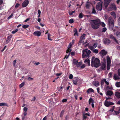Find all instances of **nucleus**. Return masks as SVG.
<instances>
[{
    "instance_id": "5",
    "label": "nucleus",
    "mask_w": 120,
    "mask_h": 120,
    "mask_svg": "<svg viewBox=\"0 0 120 120\" xmlns=\"http://www.w3.org/2000/svg\"><path fill=\"white\" fill-rule=\"evenodd\" d=\"M107 69L108 70H109L110 68L111 61L110 58L109 56H107Z\"/></svg>"
},
{
    "instance_id": "8",
    "label": "nucleus",
    "mask_w": 120,
    "mask_h": 120,
    "mask_svg": "<svg viewBox=\"0 0 120 120\" xmlns=\"http://www.w3.org/2000/svg\"><path fill=\"white\" fill-rule=\"evenodd\" d=\"M107 53V52L105 50L103 49L99 52V54L102 58H103V56L106 55Z\"/></svg>"
},
{
    "instance_id": "61",
    "label": "nucleus",
    "mask_w": 120,
    "mask_h": 120,
    "mask_svg": "<svg viewBox=\"0 0 120 120\" xmlns=\"http://www.w3.org/2000/svg\"><path fill=\"white\" fill-rule=\"evenodd\" d=\"M112 73L110 72L109 73L108 75V76L109 77H112Z\"/></svg>"
},
{
    "instance_id": "58",
    "label": "nucleus",
    "mask_w": 120,
    "mask_h": 120,
    "mask_svg": "<svg viewBox=\"0 0 120 120\" xmlns=\"http://www.w3.org/2000/svg\"><path fill=\"white\" fill-rule=\"evenodd\" d=\"M27 108L26 107H25L24 108H23V110L25 112H26L27 111Z\"/></svg>"
},
{
    "instance_id": "40",
    "label": "nucleus",
    "mask_w": 120,
    "mask_h": 120,
    "mask_svg": "<svg viewBox=\"0 0 120 120\" xmlns=\"http://www.w3.org/2000/svg\"><path fill=\"white\" fill-rule=\"evenodd\" d=\"M78 61L77 60L75 59H74L73 60V63L74 64L76 65Z\"/></svg>"
},
{
    "instance_id": "12",
    "label": "nucleus",
    "mask_w": 120,
    "mask_h": 120,
    "mask_svg": "<svg viewBox=\"0 0 120 120\" xmlns=\"http://www.w3.org/2000/svg\"><path fill=\"white\" fill-rule=\"evenodd\" d=\"M111 0H104V4L105 7H107L109 3L110 2Z\"/></svg>"
},
{
    "instance_id": "35",
    "label": "nucleus",
    "mask_w": 120,
    "mask_h": 120,
    "mask_svg": "<svg viewBox=\"0 0 120 120\" xmlns=\"http://www.w3.org/2000/svg\"><path fill=\"white\" fill-rule=\"evenodd\" d=\"M27 80L28 81H33L34 80V79L31 77H29L28 78Z\"/></svg>"
},
{
    "instance_id": "13",
    "label": "nucleus",
    "mask_w": 120,
    "mask_h": 120,
    "mask_svg": "<svg viewBox=\"0 0 120 120\" xmlns=\"http://www.w3.org/2000/svg\"><path fill=\"white\" fill-rule=\"evenodd\" d=\"M120 76L117 75V74H114L113 77V79L115 80H118L120 79V77H119Z\"/></svg>"
},
{
    "instance_id": "48",
    "label": "nucleus",
    "mask_w": 120,
    "mask_h": 120,
    "mask_svg": "<svg viewBox=\"0 0 120 120\" xmlns=\"http://www.w3.org/2000/svg\"><path fill=\"white\" fill-rule=\"evenodd\" d=\"M64 112V111L63 110L61 111V112L60 113V117H62V116H63V115Z\"/></svg>"
},
{
    "instance_id": "55",
    "label": "nucleus",
    "mask_w": 120,
    "mask_h": 120,
    "mask_svg": "<svg viewBox=\"0 0 120 120\" xmlns=\"http://www.w3.org/2000/svg\"><path fill=\"white\" fill-rule=\"evenodd\" d=\"M73 77V76L72 74H70L69 75V78L70 79H72Z\"/></svg>"
},
{
    "instance_id": "41",
    "label": "nucleus",
    "mask_w": 120,
    "mask_h": 120,
    "mask_svg": "<svg viewBox=\"0 0 120 120\" xmlns=\"http://www.w3.org/2000/svg\"><path fill=\"white\" fill-rule=\"evenodd\" d=\"M115 34L117 37H119L120 36V33L118 32H117Z\"/></svg>"
},
{
    "instance_id": "59",
    "label": "nucleus",
    "mask_w": 120,
    "mask_h": 120,
    "mask_svg": "<svg viewBox=\"0 0 120 120\" xmlns=\"http://www.w3.org/2000/svg\"><path fill=\"white\" fill-rule=\"evenodd\" d=\"M118 74L120 76V69H119L118 70Z\"/></svg>"
},
{
    "instance_id": "49",
    "label": "nucleus",
    "mask_w": 120,
    "mask_h": 120,
    "mask_svg": "<svg viewBox=\"0 0 120 120\" xmlns=\"http://www.w3.org/2000/svg\"><path fill=\"white\" fill-rule=\"evenodd\" d=\"M13 13L11 14L8 17V19H10L11 17H12L13 16Z\"/></svg>"
},
{
    "instance_id": "51",
    "label": "nucleus",
    "mask_w": 120,
    "mask_h": 120,
    "mask_svg": "<svg viewBox=\"0 0 120 120\" xmlns=\"http://www.w3.org/2000/svg\"><path fill=\"white\" fill-rule=\"evenodd\" d=\"M20 5V4L19 3H17L16 4L15 6V8H17Z\"/></svg>"
},
{
    "instance_id": "14",
    "label": "nucleus",
    "mask_w": 120,
    "mask_h": 120,
    "mask_svg": "<svg viewBox=\"0 0 120 120\" xmlns=\"http://www.w3.org/2000/svg\"><path fill=\"white\" fill-rule=\"evenodd\" d=\"M41 32L39 31H35L33 33V34L34 35L38 36H40L41 35Z\"/></svg>"
},
{
    "instance_id": "22",
    "label": "nucleus",
    "mask_w": 120,
    "mask_h": 120,
    "mask_svg": "<svg viewBox=\"0 0 120 120\" xmlns=\"http://www.w3.org/2000/svg\"><path fill=\"white\" fill-rule=\"evenodd\" d=\"M118 109H119V110L118 111H115L113 113V114L114 115H117L120 112V107L118 108Z\"/></svg>"
},
{
    "instance_id": "23",
    "label": "nucleus",
    "mask_w": 120,
    "mask_h": 120,
    "mask_svg": "<svg viewBox=\"0 0 120 120\" xmlns=\"http://www.w3.org/2000/svg\"><path fill=\"white\" fill-rule=\"evenodd\" d=\"M90 3L88 2V1H87L86 4V8L89 9L90 5Z\"/></svg>"
},
{
    "instance_id": "15",
    "label": "nucleus",
    "mask_w": 120,
    "mask_h": 120,
    "mask_svg": "<svg viewBox=\"0 0 120 120\" xmlns=\"http://www.w3.org/2000/svg\"><path fill=\"white\" fill-rule=\"evenodd\" d=\"M110 42V40L109 39H105L104 40V43L106 45H109Z\"/></svg>"
},
{
    "instance_id": "11",
    "label": "nucleus",
    "mask_w": 120,
    "mask_h": 120,
    "mask_svg": "<svg viewBox=\"0 0 120 120\" xmlns=\"http://www.w3.org/2000/svg\"><path fill=\"white\" fill-rule=\"evenodd\" d=\"M105 94L106 95L111 96L113 94V92L112 91L109 90H108L105 91Z\"/></svg>"
},
{
    "instance_id": "47",
    "label": "nucleus",
    "mask_w": 120,
    "mask_h": 120,
    "mask_svg": "<svg viewBox=\"0 0 120 120\" xmlns=\"http://www.w3.org/2000/svg\"><path fill=\"white\" fill-rule=\"evenodd\" d=\"M115 108V106H113L112 107L111 109L109 110V111H111L112 112L113 111Z\"/></svg>"
},
{
    "instance_id": "10",
    "label": "nucleus",
    "mask_w": 120,
    "mask_h": 120,
    "mask_svg": "<svg viewBox=\"0 0 120 120\" xmlns=\"http://www.w3.org/2000/svg\"><path fill=\"white\" fill-rule=\"evenodd\" d=\"M114 103L111 102H108L106 101L104 103L105 105L107 107H108L111 105H113Z\"/></svg>"
},
{
    "instance_id": "64",
    "label": "nucleus",
    "mask_w": 120,
    "mask_h": 120,
    "mask_svg": "<svg viewBox=\"0 0 120 120\" xmlns=\"http://www.w3.org/2000/svg\"><path fill=\"white\" fill-rule=\"evenodd\" d=\"M30 19V18H27L24 21V22H26L28 21Z\"/></svg>"
},
{
    "instance_id": "28",
    "label": "nucleus",
    "mask_w": 120,
    "mask_h": 120,
    "mask_svg": "<svg viewBox=\"0 0 120 120\" xmlns=\"http://www.w3.org/2000/svg\"><path fill=\"white\" fill-rule=\"evenodd\" d=\"M106 64L105 63H102L101 66V68L102 69H104L105 68Z\"/></svg>"
},
{
    "instance_id": "1",
    "label": "nucleus",
    "mask_w": 120,
    "mask_h": 120,
    "mask_svg": "<svg viewBox=\"0 0 120 120\" xmlns=\"http://www.w3.org/2000/svg\"><path fill=\"white\" fill-rule=\"evenodd\" d=\"M91 65L92 67H98L100 64L99 60L98 58H95L94 57H93L91 59Z\"/></svg>"
},
{
    "instance_id": "50",
    "label": "nucleus",
    "mask_w": 120,
    "mask_h": 120,
    "mask_svg": "<svg viewBox=\"0 0 120 120\" xmlns=\"http://www.w3.org/2000/svg\"><path fill=\"white\" fill-rule=\"evenodd\" d=\"M92 13L94 14H95L96 13V11L95 9V8H93L92 9Z\"/></svg>"
},
{
    "instance_id": "60",
    "label": "nucleus",
    "mask_w": 120,
    "mask_h": 120,
    "mask_svg": "<svg viewBox=\"0 0 120 120\" xmlns=\"http://www.w3.org/2000/svg\"><path fill=\"white\" fill-rule=\"evenodd\" d=\"M67 99H64L62 100V101L63 102H66L67 101Z\"/></svg>"
},
{
    "instance_id": "36",
    "label": "nucleus",
    "mask_w": 120,
    "mask_h": 120,
    "mask_svg": "<svg viewBox=\"0 0 120 120\" xmlns=\"http://www.w3.org/2000/svg\"><path fill=\"white\" fill-rule=\"evenodd\" d=\"M116 86L117 87H120V82H118L116 83L115 84Z\"/></svg>"
},
{
    "instance_id": "63",
    "label": "nucleus",
    "mask_w": 120,
    "mask_h": 120,
    "mask_svg": "<svg viewBox=\"0 0 120 120\" xmlns=\"http://www.w3.org/2000/svg\"><path fill=\"white\" fill-rule=\"evenodd\" d=\"M62 74V73H56V75L57 76H59Z\"/></svg>"
},
{
    "instance_id": "46",
    "label": "nucleus",
    "mask_w": 120,
    "mask_h": 120,
    "mask_svg": "<svg viewBox=\"0 0 120 120\" xmlns=\"http://www.w3.org/2000/svg\"><path fill=\"white\" fill-rule=\"evenodd\" d=\"M111 15H113V17H116V14L114 12H111Z\"/></svg>"
},
{
    "instance_id": "42",
    "label": "nucleus",
    "mask_w": 120,
    "mask_h": 120,
    "mask_svg": "<svg viewBox=\"0 0 120 120\" xmlns=\"http://www.w3.org/2000/svg\"><path fill=\"white\" fill-rule=\"evenodd\" d=\"M25 84V82H23L21 84H20L19 85V87L21 88Z\"/></svg>"
},
{
    "instance_id": "17",
    "label": "nucleus",
    "mask_w": 120,
    "mask_h": 120,
    "mask_svg": "<svg viewBox=\"0 0 120 120\" xmlns=\"http://www.w3.org/2000/svg\"><path fill=\"white\" fill-rule=\"evenodd\" d=\"M91 21L92 22H101L100 19H96L91 20Z\"/></svg>"
},
{
    "instance_id": "26",
    "label": "nucleus",
    "mask_w": 120,
    "mask_h": 120,
    "mask_svg": "<svg viewBox=\"0 0 120 120\" xmlns=\"http://www.w3.org/2000/svg\"><path fill=\"white\" fill-rule=\"evenodd\" d=\"M113 19L111 17H109L108 19V22H114Z\"/></svg>"
},
{
    "instance_id": "19",
    "label": "nucleus",
    "mask_w": 120,
    "mask_h": 120,
    "mask_svg": "<svg viewBox=\"0 0 120 120\" xmlns=\"http://www.w3.org/2000/svg\"><path fill=\"white\" fill-rule=\"evenodd\" d=\"M90 60L88 59L85 60L84 61V63L87 64L89 66L90 65Z\"/></svg>"
},
{
    "instance_id": "2",
    "label": "nucleus",
    "mask_w": 120,
    "mask_h": 120,
    "mask_svg": "<svg viewBox=\"0 0 120 120\" xmlns=\"http://www.w3.org/2000/svg\"><path fill=\"white\" fill-rule=\"evenodd\" d=\"M91 53L90 51L88 50L87 49H86L83 50L82 57L85 58L86 56L88 57H89V55Z\"/></svg>"
},
{
    "instance_id": "57",
    "label": "nucleus",
    "mask_w": 120,
    "mask_h": 120,
    "mask_svg": "<svg viewBox=\"0 0 120 120\" xmlns=\"http://www.w3.org/2000/svg\"><path fill=\"white\" fill-rule=\"evenodd\" d=\"M16 61V60H15L13 62V65L14 66H15V64Z\"/></svg>"
},
{
    "instance_id": "7",
    "label": "nucleus",
    "mask_w": 120,
    "mask_h": 120,
    "mask_svg": "<svg viewBox=\"0 0 120 120\" xmlns=\"http://www.w3.org/2000/svg\"><path fill=\"white\" fill-rule=\"evenodd\" d=\"M80 81V80L78 78L75 77L73 80V83L74 84L76 85L78 83H79Z\"/></svg>"
},
{
    "instance_id": "6",
    "label": "nucleus",
    "mask_w": 120,
    "mask_h": 120,
    "mask_svg": "<svg viewBox=\"0 0 120 120\" xmlns=\"http://www.w3.org/2000/svg\"><path fill=\"white\" fill-rule=\"evenodd\" d=\"M91 25L93 29H95L99 27L100 24L99 23H91Z\"/></svg>"
},
{
    "instance_id": "44",
    "label": "nucleus",
    "mask_w": 120,
    "mask_h": 120,
    "mask_svg": "<svg viewBox=\"0 0 120 120\" xmlns=\"http://www.w3.org/2000/svg\"><path fill=\"white\" fill-rule=\"evenodd\" d=\"M18 30H19L18 29H16L12 31V33L13 34H15V33H16V32H17L18 31Z\"/></svg>"
},
{
    "instance_id": "32",
    "label": "nucleus",
    "mask_w": 120,
    "mask_h": 120,
    "mask_svg": "<svg viewBox=\"0 0 120 120\" xmlns=\"http://www.w3.org/2000/svg\"><path fill=\"white\" fill-rule=\"evenodd\" d=\"M93 52L94 53L97 54L98 52V51L97 49H94L92 50Z\"/></svg>"
},
{
    "instance_id": "31",
    "label": "nucleus",
    "mask_w": 120,
    "mask_h": 120,
    "mask_svg": "<svg viewBox=\"0 0 120 120\" xmlns=\"http://www.w3.org/2000/svg\"><path fill=\"white\" fill-rule=\"evenodd\" d=\"M29 26V25H24L22 26V27L23 28L26 29L28 28Z\"/></svg>"
},
{
    "instance_id": "34",
    "label": "nucleus",
    "mask_w": 120,
    "mask_h": 120,
    "mask_svg": "<svg viewBox=\"0 0 120 120\" xmlns=\"http://www.w3.org/2000/svg\"><path fill=\"white\" fill-rule=\"evenodd\" d=\"M102 81H103V82H105L106 84L107 85H109V82L106 81V79H104Z\"/></svg>"
},
{
    "instance_id": "25",
    "label": "nucleus",
    "mask_w": 120,
    "mask_h": 120,
    "mask_svg": "<svg viewBox=\"0 0 120 120\" xmlns=\"http://www.w3.org/2000/svg\"><path fill=\"white\" fill-rule=\"evenodd\" d=\"M94 91L93 89L92 88H90L88 89L87 91V92L88 93H89L90 92H94Z\"/></svg>"
},
{
    "instance_id": "56",
    "label": "nucleus",
    "mask_w": 120,
    "mask_h": 120,
    "mask_svg": "<svg viewBox=\"0 0 120 120\" xmlns=\"http://www.w3.org/2000/svg\"><path fill=\"white\" fill-rule=\"evenodd\" d=\"M74 21L73 19H71L69 20V22H73Z\"/></svg>"
},
{
    "instance_id": "3",
    "label": "nucleus",
    "mask_w": 120,
    "mask_h": 120,
    "mask_svg": "<svg viewBox=\"0 0 120 120\" xmlns=\"http://www.w3.org/2000/svg\"><path fill=\"white\" fill-rule=\"evenodd\" d=\"M98 45V43L95 42L94 41H93L92 43L88 46V47L91 50H92L95 48Z\"/></svg>"
},
{
    "instance_id": "38",
    "label": "nucleus",
    "mask_w": 120,
    "mask_h": 120,
    "mask_svg": "<svg viewBox=\"0 0 120 120\" xmlns=\"http://www.w3.org/2000/svg\"><path fill=\"white\" fill-rule=\"evenodd\" d=\"M89 104H90L91 102H94V100L92 98H90L89 100Z\"/></svg>"
},
{
    "instance_id": "27",
    "label": "nucleus",
    "mask_w": 120,
    "mask_h": 120,
    "mask_svg": "<svg viewBox=\"0 0 120 120\" xmlns=\"http://www.w3.org/2000/svg\"><path fill=\"white\" fill-rule=\"evenodd\" d=\"M112 86L110 87H109V86H107L106 87V89H105V91L108 90H112Z\"/></svg>"
},
{
    "instance_id": "45",
    "label": "nucleus",
    "mask_w": 120,
    "mask_h": 120,
    "mask_svg": "<svg viewBox=\"0 0 120 120\" xmlns=\"http://www.w3.org/2000/svg\"><path fill=\"white\" fill-rule=\"evenodd\" d=\"M83 17V15L82 13H80L79 15V18H82Z\"/></svg>"
},
{
    "instance_id": "33",
    "label": "nucleus",
    "mask_w": 120,
    "mask_h": 120,
    "mask_svg": "<svg viewBox=\"0 0 120 120\" xmlns=\"http://www.w3.org/2000/svg\"><path fill=\"white\" fill-rule=\"evenodd\" d=\"M82 64V62H80L78 63H77V64H76V66L78 67H79L80 65Z\"/></svg>"
},
{
    "instance_id": "62",
    "label": "nucleus",
    "mask_w": 120,
    "mask_h": 120,
    "mask_svg": "<svg viewBox=\"0 0 120 120\" xmlns=\"http://www.w3.org/2000/svg\"><path fill=\"white\" fill-rule=\"evenodd\" d=\"M85 67V65L84 64H83L81 67V68H84Z\"/></svg>"
},
{
    "instance_id": "18",
    "label": "nucleus",
    "mask_w": 120,
    "mask_h": 120,
    "mask_svg": "<svg viewBox=\"0 0 120 120\" xmlns=\"http://www.w3.org/2000/svg\"><path fill=\"white\" fill-rule=\"evenodd\" d=\"M110 8L112 9H113L114 10H116V5L114 4H111Z\"/></svg>"
},
{
    "instance_id": "37",
    "label": "nucleus",
    "mask_w": 120,
    "mask_h": 120,
    "mask_svg": "<svg viewBox=\"0 0 120 120\" xmlns=\"http://www.w3.org/2000/svg\"><path fill=\"white\" fill-rule=\"evenodd\" d=\"M11 40V39L10 38L8 37L7 38V39L6 40V44L8 43Z\"/></svg>"
},
{
    "instance_id": "9",
    "label": "nucleus",
    "mask_w": 120,
    "mask_h": 120,
    "mask_svg": "<svg viewBox=\"0 0 120 120\" xmlns=\"http://www.w3.org/2000/svg\"><path fill=\"white\" fill-rule=\"evenodd\" d=\"M29 3L28 0H25L22 3V6L23 7H25L27 6Z\"/></svg>"
},
{
    "instance_id": "29",
    "label": "nucleus",
    "mask_w": 120,
    "mask_h": 120,
    "mask_svg": "<svg viewBox=\"0 0 120 120\" xmlns=\"http://www.w3.org/2000/svg\"><path fill=\"white\" fill-rule=\"evenodd\" d=\"M114 23H108V25L112 29L114 27Z\"/></svg>"
},
{
    "instance_id": "54",
    "label": "nucleus",
    "mask_w": 120,
    "mask_h": 120,
    "mask_svg": "<svg viewBox=\"0 0 120 120\" xmlns=\"http://www.w3.org/2000/svg\"><path fill=\"white\" fill-rule=\"evenodd\" d=\"M71 51V49H67L66 51V53H68V52H70Z\"/></svg>"
},
{
    "instance_id": "21",
    "label": "nucleus",
    "mask_w": 120,
    "mask_h": 120,
    "mask_svg": "<svg viewBox=\"0 0 120 120\" xmlns=\"http://www.w3.org/2000/svg\"><path fill=\"white\" fill-rule=\"evenodd\" d=\"M85 36L86 34H83L81 36L80 38V39L81 40L80 41L81 42H83V41H82L83 40L85 39Z\"/></svg>"
},
{
    "instance_id": "43",
    "label": "nucleus",
    "mask_w": 120,
    "mask_h": 120,
    "mask_svg": "<svg viewBox=\"0 0 120 120\" xmlns=\"http://www.w3.org/2000/svg\"><path fill=\"white\" fill-rule=\"evenodd\" d=\"M107 30V29L106 27H104L102 29L101 31L103 32H105Z\"/></svg>"
},
{
    "instance_id": "16",
    "label": "nucleus",
    "mask_w": 120,
    "mask_h": 120,
    "mask_svg": "<svg viewBox=\"0 0 120 120\" xmlns=\"http://www.w3.org/2000/svg\"><path fill=\"white\" fill-rule=\"evenodd\" d=\"M109 38L113 40L117 44H119L118 42L112 35V34L110 35H109Z\"/></svg>"
},
{
    "instance_id": "30",
    "label": "nucleus",
    "mask_w": 120,
    "mask_h": 120,
    "mask_svg": "<svg viewBox=\"0 0 120 120\" xmlns=\"http://www.w3.org/2000/svg\"><path fill=\"white\" fill-rule=\"evenodd\" d=\"M7 106V104L4 103H0V106Z\"/></svg>"
},
{
    "instance_id": "20",
    "label": "nucleus",
    "mask_w": 120,
    "mask_h": 120,
    "mask_svg": "<svg viewBox=\"0 0 120 120\" xmlns=\"http://www.w3.org/2000/svg\"><path fill=\"white\" fill-rule=\"evenodd\" d=\"M115 96L118 98H120V93L116 92L115 94Z\"/></svg>"
},
{
    "instance_id": "52",
    "label": "nucleus",
    "mask_w": 120,
    "mask_h": 120,
    "mask_svg": "<svg viewBox=\"0 0 120 120\" xmlns=\"http://www.w3.org/2000/svg\"><path fill=\"white\" fill-rule=\"evenodd\" d=\"M72 44L71 43H70L68 47V49H70L71 47Z\"/></svg>"
},
{
    "instance_id": "24",
    "label": "nucleus",
    "mask_w": 120,
    "mask_h": 120,
    "mask_svg": "<svg viewBox=\"0 0 120 120\" xmlns=\"http://www.w3.org/2000/svg\"><path fill=\"white\" fill-rule=\"evenodd\" d=\"M93 84L94 85L96 86H97L99 85V83L98 81H95L93 82Z\"/></svg>"
},
{
    "instance_id": "53",
    "label": "nucleus",
    "mask_w": 120,
    "mask_h": 120,
    "mask_svg": "<svg viewBox=\"0 0 120 120\" xmlns=\"http://www.w3.org/2000/svg\"><path fill=\"white\" fill-rule=\"evenodd\" d=\"M100 24L102 27H104L105 25V24L104 23H99Z\"/></svg>"
},
{
    "instance_id": "4",
    "label": "nucleus",
    "mask_w": 120,
    "mask_h": 120,
    "mask_svg": "<svg viewBox=\"0 0 120 120\" xmlns=\"http://www.w3.org/2000/svg\"><path fill=\"white\" fill-rule=\"evenodd\" d=\"M102 2L100 1L98 3L96 6V8L98 10L101 11L102 9Z\"/></svg>"
},
{
    "instance_id": "39",
    "label": "nucleus",
    "mask_w": 120,
    "mask_h": 120,
    "mask_svg": "<svg viewBox=\"0 0 120 120\" xmlns=\"http://www.w3.org/2000/svg\"><path fill=\"white\" fill-rule=\"evenodd\" d=\"M75 10L72 11L71 12V11H69V15H72L74 13H75Z\"/></svg>"
}]
</instances>
